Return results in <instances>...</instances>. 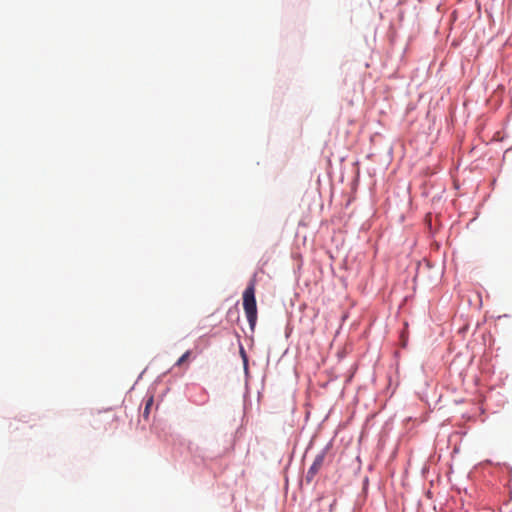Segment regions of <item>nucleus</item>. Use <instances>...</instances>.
Instances as JSON below:
<instances>
[{
    "mask_svg": "<svg viewBox=\"0 0 512 512\" xmlns=\"http://www.w3.org/2000/svg\"><path fill=\"white\" fill-rule=\"evenodd\" d=\"M191 355V351H186L176 362V366H180L182 365L185 361H187V359L189 358V356Z\"/></svg>",
    "mask_w": 512,
    "mask_h": 512,
    "instance_id": "20e7f679",
    "label": "nucleus"
},
{
    "mask_svg": "<svg viewBox=\"0 0 512 512\" xmlns=\"http://www.w3.org/2000/svg\"><path fill=\"white\" fill-rule=\"evenodd\" d=\"M153 405V397H149L145 403V408H144V411H143V416L144 418H147L148 415H149V411H150V408L151 406Z\"/></svg>",
    "mask_w": 512,
    "mask_h": 512,
    "instance_id": "7ed1b4c3",
    "label": "nucleus"
},
{
    "mask_svg": "<svg viewBox=\"0 0 512 512\" xmlns=\"http://www.w3.org/2000/svg\"><path fill=\"white\" fill-rule=\"evenodd\" d=\"M325 456H326V452L322 451L315 457L312 465L310 466V468L308 469L307 474H306L307 482L313 481L315 476L321 470V468L323 467V464H324Z\"/></svg>",
    "mask_w": 512,
    "mask_h": 512,
    "instance_id": "f03ea898",
    "label": "nucleus"
},
{
    "mask_svg": "<svg viewBox=\"0 0 512 512\" xmlns=\"http://www.w3.org/2000/svg\"><path fill=\"white\" fill-rule=\"evenodd\" d=\"M243 309L249 322L250 328L254 330L257 321V304L255 299V282L252 280L243 292Z\"/></svg>",
    "mask_w": 512,
    "mask_h": 512,
    "instance_id": "f257e3e1",
    "label": "nucleus"
},
{
    "mask_svg": "<svg viewBox=\"0 0 512 512\" xmlns=\"http://www.w3.org/2000/svg\"><path fill=\"white\" fill-rule=\"evenodd\" d=\"M240 354H241V356L244 360V364L246 366L247 365V356H246V352L242 346L240 347Z\"/></svg>",
    "mask_w": 512,
    "mask_h": 512,
    "instance_id": "39448f33",
    "label": "nucleus"
}]
</instances>
